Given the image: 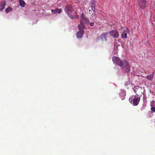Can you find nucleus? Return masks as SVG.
<instances>
[{
	"mask_svg": "<svg viewBox=\"0 0 155 155\" xmlns=\"http://www.w3.org/2000/svg\"><path fill=\"white\" fill-rule=\"evenodd\" d=\"M94 25V23L93 22H91L90 23V25L91 26H93Z\"/></svg>",
	"mask_w": 155,
	"mask_h": 155,
	"instance_id": "22",
	"label": "nucleus"
},
{
	"mask_svg": "<svg viewBox=\"0 0 155 155\" xmlns=\"http://www.w3.org/2000/svg\"><path fill=\"white\" fill-rule=\"evenodd\" d=\"M19 4L21 6L24 7L25 6V3L23 0H20L19 1Z\"/></svg>",
	"mask_w": 155,
	"mask_h": 155,
	"instance_id": "15",
	"label": "nucleus"
},
{
	"mask_svg": "<svg viewBox=\"0 0 155 155\" xmlns=\"http://www.w3.org/2000/svg\"><path fill=\"white\" fill-rule=\"evenodd\" d=\"M84 24V23H81V21L80 24L78 26L80 31H82L84 29L85 27Z\"/></svg>",
	"mask_w": 155,
	"mask_h": 155,
	"instance_id": "11",
	"label": "nucleus"
},
{
	"mask_svg": "<svg viewBox=\"0 0 155 155\" xmlns=\"http://www.w3.org/2000/svg\"><path fill=\"white\" fill-rule=\"evenodd\" d=\"M153 77V74H151L147 76L146 78L149 81H151Z\"/></svg>",
	"mask_w": 155,
	"mask_h": 155,
	"instance_id": "14",
	"label": "nucleus"
},
{
	"mask_svg": "<svg viewBox=\"0 0 155 155\" xmlns=\"http://www.w3.org/2000/svg\"><path fill=\"white\" fill-rule=\"evenodd\" d=\"M64 11L66 13H68L69 12H72L74 11V9L71 6L68 5L65 7Z\"/></svg>",
	"mask_w": 155,
	"mask_h": 155,
	"instance_id": "5",
	"label": "nucleus"
},
{
	"mask_svg": "<svg viewBox=\"0 0 155 155\" xmlns=\"http://www.w3.org/2000/svg\"><path fill=\"white\" fill-rule=\"evenodd\" d=\"M61 9H59L56 8L55 9H52L51 10V12L54 14L58 13H60L61 12Z\"/></svg>",
	"mask_w": 155,
	"mask_h": 155,
	"instance_id": "10",
	"label": "nucleus"
},
{
	"mask_svg": "<svg viewBox=\"0 0 155 155\" xmlns=\"http://www.w3.org/2000/svg\"><path fill=\"white\" fill-rule=\"evenodd\" d=\"M134 85V88L133 87L132 89L134 90V91L136 93L137 91L138 90H142V88L140 87H135L133 84Z\"/></svg>",
	"mask_w": 155,
	"mask_h": 155,
	"instance_id": "13",
	"label": "nucleus"
},
{
	"mask_svg": "<svg viewBox=\"0 0 155 155\" xmlns=\"http://www.w3.org/2000/svg\"><path fill=\"white\" fill-rule=\"evenodd\" d=\"M91 6H92V10L93 11H94L95 10V5L94 4H92V5H91Z\"/></svg>",
	"mask_w": 155,
	"mask_h": 155,
	"instance_id": "18",
	"label": "nucleus"
},
{
	"mask_svg": "<svg viewBox=\"0 0 155 155\" xmlns=\"http://www.w3.org/2000/svg\"><path fill=\"white\" fill-rule=\"evenodd\" d=\"M127 83H126V85H127Z\"/></svg>",
	"mask_w": 155,
	"mask_h": 155,
	"instance_id": "24",
	"label": "nucleus"
},
{
	"mask_svg": "<svg viewBox=\"0 0 155 155\" xmlns=\"http://www.w3.org/2000/svg\"><path fill=\"white\" fill-rule=\"evenodd\" d=\"M74 19L78 18L79 17V16L78 15H74Z\"/></svg>",
	"mask_w": 155,
	"mask_h": 155,
	"instance_id": "21",
	"label": "nucleus"
},
{
	"mask_svg": "<svg viewBox=\"0 0 155 155\" xmlns=\"http://www.w3.org/2000/svg\"><path fill=\"white\" fill-rule=\"evenodd\" d=\"M129 32V30L128 29L125 30L122 33L121 36L122 38H127V34Z\"/></svg>",
	"mask_w": 155,
	"mask_h": 155,
	"instance_id": "7",
	"label": "nucleus"
},
{
	"mask_svg": "<svg viewBox=\"0 0 155 155\" xmlns=\"http://www.w3.org/2000/svg\"><path fill=\"white\" fill-rule=\"evenodd\" d=\"M12 10V8L10 7H8L5 9L6 12L8 13Z\"/></svg>",
	"mask_w": 155,
	"mask_h": 155,
	"instance_id": "16",
	"label": "nucleus"
},
{
	"mask_svg": "<svg viewBox=\"0 0 155 155\" xmlns=\"http://www.w3.org/2000/svg\"><path fill=\"white\" fill-rule=\"evenodd\" d=\"M140 100V97H137L136 96L133 95L129 98L130 102L134 106L138 105Z\"/></svg>",
	"mask_w": 155,
	"mask_h": 155,
	"instance_id": "2",
	"label": "nucleus"
},
{
	"mask_svg": "<svg viewBox=\"0 0 155 155\" xmlns=\"http://www.w3.org/2000/svg\"><path fill=\"white\" fill-rule=\"evenodd\" d=\"M125 85H126V82L125 83Z\"/></svg>",
	"mask_w": 155,
	"mask_h": 155,
	"instance_id": "23",
	"label": "nucleus"
},
{
	"mask_svg": "<svg viewBox=\"0 0 155 155\" xmlns=\"http://www.w3.org/2000/svg\"><path fill=\"white\" fill-rule=\"evenodd\" d=\"M151 110L152 111L155 112V107H151Z\"/></svg>",
	"mask_w": 155,
	"mask_h": 155,
	"instance_id": "20",
	"label": "nucleus"
},
{
	"mask_svg": "<svg viewBox=\"0 0 155 155\" xmlns=\"http://www.w3.org/2000/svg\"><path fill=\"white\" fill-rule=\"evenodd\" d=\"M5 5V2H0V11L3 10Z\"/></svg>",
	"mask_w": 155,
	"mask_h": 155,
	"instance_id": "12",
	"label": "nucleus"
},
{
	"mask_svg": "<svg viewBox=\"0 0 155 155\" xmlns=\"http://www.w3.org/2000/svg\"><path fill=\"white\" fill-rule=\"evenodd\" d=\"M109 34L111 37L114 38H117L119 36L118 32L116 30H111L110 31Z\"/></svg>",
	"mask_w": 155,
	"mask_h": 155,
	"instance_id": "4",
	"label": "nucleus"
},
{
	"mask_svg": "<svg viewBox=\"0 0 155 155\" xmlns=\"http://www.w3.org/2000/svg\"><path fill=\"white\" fill-rule=\"evenodd\" d=\"M67 14L68 15L70 18H71V19H74V16L70 14L69 13H67Z\"/></svg>",
	"mask_w": 155,
	"mask_h": 155,
	"instance_id": "17",
	"label": "nucleus"
},
{
	"mask_svg": "<svg viewBox=\"0 0 155 155\" xmlns=\"http://www.w3.org/2000/svg\"><path fill=\"white\" fill-rule=\"evenodd\" d=\"M84 31H78L77 34V36L78 38H81L84 34Z\"/></svg>",
	"mask_w": 155,
	"mask_h": 155,
	"instance_id": "9",
	"label": "nucleus"
},
{
	"mask_svg": "<svg viewBox=\"0 0 155 155\" xmlns=\"http://www.w3.org/2000/svg\"><path fill=\"white\" fill-rule=\"evenodd\" d=\"M138 5L141 9H144L146 7V0H138Z\"/></svg>",
	"mask_w": 155,
	"mask_h": 155,
	"instance_id": "3",
	"label": "nucleus"
},
{
	"mask_svg": "<svg viewBox=\"0 0 155 155\" xmlns=\"http://www.w3.org/2000/svg\"><path fill=\"white\" fill-rule=\"evenodd\" d=\"M113 62L120 67L121 69L126 72H129L130 68L129 63L126 60H121L119 58L114 56L112 58Z\"/></svg>",
	"mask_w": 155,
	"mask_h": 155,
	"instance_id": "1",
	"label": "nucleus"
},
{
	"mask_svg": "<svg viewBox=\"0 0 155 155\" xmlns=\"http://www.w3.org/2000/svg\"><path fill=\"white\" fill-rule=\"evenodd\" d=\"M81 23H85L86 24H88L89 23V20L85 17L84 16L83 14H82L81 16Z\"/></svg>",
	"mask_w": 155,
	"mask_h": 155,
	"instance_id": "6",
	"label": "nucleus"
},
{
	"mask_svg": "<svg viewBox=\"0 0 155 155\" xmlns=\"http://www.w3.org/2000/svg\"><path fill=\"white\" fill-rule=\"evenodd\" d=\"M123 94V97H122V99H124L125 98V94L124 93H120V96H121L122 95V94Z\"/></svg>",
	"mask_w": 155,
	"mask_h": 155,
	"instance_id": "19",
	"label": "nucleus"
},
{
	"mask_svg": "<svg viewBox=\"0 0 155 155\" xmlns=\"http://www.w3.org/2000/svg\"><path fill=\"white\" fill-rule=\"evenodd\" d=\"M108 34V32L104 33H102L101 36L98 37V38L100 39L101 38H104V39L106 41L107 38V35Z\"/></svg>",
	"mask_w": 155,
	"mask_h": 155,
	"instance_id": "8",
	"label": "nucleus"
}]
</instances>
